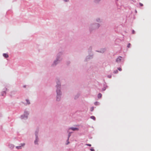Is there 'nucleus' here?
Here are the masks:
<instances>
[{"label":"nucleus","mask_w":151,"mask_h":151,"mask_svg":"<svg viewBox=\"0 0 151 151\" xmlns=\"http://www.w3.org/2000/svg\"><path fill=\"white\" fill-rule=\"evenodd\" d=\"M57 100L58 101H59L60 100V95H61V92L60 90L59 89H57Z\"/></svg>","instance_id":"1"},{"label":"nucleus","mask_w":151,"mask_h":151,"mask_svg":"<svg viewBox=\"0 0 151 151\" xmlns=\"http://www.w3.org/2000/svg\"><path fill=\"white\" fill-rule=\"evenodd\" d=\"M122 57H118L116 59V61L117 63H119L120 62L121 60Z\"/></svg>","instance_id":"2"},{"label":"nucleus","mask_w":151,"mask_h":151,"mask_svg":"<svg viewBox=\"0 0 151 151\" xmlns=\"http://www.w3.org/2000/svg\"><path fill=\"white\" fill-rule=\"evenodd\" d=\"M25 144L24 143H23L21 144V146H17L16 147V148L17 149H21V146H23Z\"/></svg>","instance_id":"3"},{"label":"nucleus","mask_w":151,"mask_h":151,"mask_svg":"<svg viewBox=\"0 0 151 151\" xmlns=\"http://www.w3.org/2000/svg\"><path fill=\"white\" fill-rule=\"evenodd\" d=\"M70 129H71L73 131L78 130V129L77 128H73V127L69 129V130Z\"/></svg>","instance_id":"4"},{"label":"nucleus","mask_w":151,"mask_h":151,"mask_svg":"<svg viewBox=\"0 0 151 151\" xmlns=\"http://www.w3.org/2000/svg\"><path fill=\"white\" fill-rule=\"evenodd\" d=\"M3 56H4V57L6 58H7L8 57H9L8 55L7 54H6V53L4 54H3Z\"/></svg>","instance_id":"5"},{"label":"nucleus","mask_w":151,"mask_h":151,"mask_svg":"<svg viewBox=\"0 0 151 151\" xmlns=\"http://www.w3.org/2000/svg\"><path fill=\"white\" fill-rule=\"evenodd\" d=\"M6 92L5 91H4L3 92H2V96H4L6 95Z\"/></svg>","instance_id":"6"},{"label":"nucleus","mask_w":151,"mask_h":151,"mask_svg":"<svg viewBox=\"0 0 151 151\" xmlns=\"http://www.w3.org/2000/svg\"><path fill=\"white\" fill-rule=\"evenodd\" d=\"M38 142V140H37V137H36V140H35V144H37V142Z\"/></svg>","instance_id":"7"},{"label":"nucleus","mask_w":151,"mask_h":151,"mask_svg":"<svg viewBox=\"0 0 151 151\" xmlns=\"http://www.w3.org/2000/svg\"><path fill=\"white\" fill-rule=\"evenodd\" d=\"M102 96V94L100 93L99 94H98V97L99 98H101Z\"/></svg>","instance_id":"8"},{"label":"nucleus","mask_w":151,"mask_h":151,"mask_svg":"<svg viewBox=\"0 0 151 151\" xmlns=\"http://www.w3.org/2000/svg\"><path fill=\"white\" fill-rule=\"evenodd\" d=\"M91 118L94 120H95L96 119L95 117L93 116H91Z\"/></svg>","instance_id":"9"},{"label":"nucleus","mask_w":151,"mask_h":151,"mask_svg":"<svg viewBox=\"0 0 151 151\" xmlns=\"http://www.w3.org/2000/svg\"><path fill=\"white\" fill-rule=\"evenodd\" d=\"M130 46H131V44L130 43H129L128 44V45H127V47L128 48H129L130 47Z\"/></svg>","instance_id":"10"},{"label":"nucleus","mask_w":151,"mask_h":151,"mask_svg":"<svg viewBox=\"0 0 151 151\" xmlns=\"http://www.w3.org/2000/svg\"><path fill=\"white\" fill-rule=\"evenodd\" d=\"M114 73H117L118 72V71L117 70H114Z\"/></svg>","instance_id":"11"},{"label":"nucleus","mask_w":151,"mask_h":151,"mask_svg":"<svg viewBox=\"0 0 151 151\" xmlns=\"http://www.w3.org/2000/svg\"><path fill=\"white\" fill-rule=\"evenodd\" d=\"M94 108L93 107H92L91 108V111H92L93 110Z\"/></svg>","instance_id":"12"},{"label":"nucleus","mask_w":151,"mask_h":151,"mask_svg":"<svg viewBox=\"0 0 151 151\" xmlns=\"http://www.w3.org/2000/svg\"><path fill=\"white\" fill-rule=\"evenodd\" d=\"M26 101H27V103L28 104H30V102H29V100H27H27H26Z\"/></svg>","instance_id":"13"},{"label":"nucleus","mask_w":151,"mask_h":151,"mask_svg":"<svg viewBox=\"0 0 151 151\" xmlns=\"http://www.w3.org/2000/svg\"><path fill=\"white\" fill-rule=\"evenodd\" d=\"M70 133H69V134H68V140H67V141H68V140H69V137H70Z\"/></svg>","instance_id":"14"},{"label":"nucleus","mask_w":151,"mask_h":151,"mask_svg":"<svg viewBox=\"0 0 151 151\" xmlns=\"http://www.w3.org/2000/svg\"><path fill=\"white\" fill-rule=\"evenodd\" d=\"M25 114L27 116L28 114L27 112H25Z\"/></svg>","instance_id":"15"},{"label":"nucleus","mask_w":151,"mask_h":151,"mask_svg":"<svg viewBox=\"0 0 151 151\" xmlns=\"http://www.w3.org/2000/svg\"><path fill=\"white\" fill-rule=\"evenodd\" d=\"M91 150V151H95V150H94V149H93V148H91V149H90Z\"/></svg>","instance_id":"16"},{"label":"nucleus","mask_w":151,"mask_h":151,"mask_svg":"<svg viewBox=\"0 0 151 151\" xmlns=\"http://www.w3.org/2000/svg\"><path fill=\"white\" fill-rule=\"evenodd\" d=\"M60 85H57V88H60Z\"/></svg>","instance_id":"17"},{"label":"nucleus","mask_w":151,"mask_h":151,"mask_svg":"<svg viewBox=\"0 0 151 151\" xmlns=\"http://www.w3.org/2000/svg\"><path fill=\"white\" fill-rule=\"evenodd\" d=\"M118 69L120 71H121L122 70V68H118Z\"/></svg>","instance_id":"18"},{"label":"nucleus","mask_w":151,"mask_h":151,"mask_svg":"<svg viewBox=\"0 0 151 151\" xmlns=\"http://www.w3.org/2000/svg\"><path fill=\"white\" fill-rule=\"evenodd\" d=\"M86 145H87V146H91V145L90 144H86Z\"/></svg>","instance_id":"19"},{"label":"nucleus","mask_w":151,"mask_h":151,"mask_svg":"<svg viewBox=\"0 0 151 151\" xmlns=\"http://www.w3.org/2000/svg\"><path fill=\"white\" fill-rule=\"evenodd\" d=\"M139 4H140V6H143V4H142L141 3H139Z\"/></svg>","instance_id":"20"},{"label":"nucleus","mask_w":151,"mask_h":151,"mask_svg":"<svg viewBox=\"0 0 151 151\" xmlns=\"http://www.w3.org/2000/svg\"><path fill=\"white\" fill-rule=\"evenodd\" d=\"M108 77L109 78H111V76L110 75V76H108Z\"/></svg>","instance_id":"21"},{"label":"nucleus","mask_w":151,"mask_h":151,"mask_svg":"<svg viewBox=\"0 0 151 151\" xmlns=\"http://www.w3.org/2000/svg\"><path fill=\"white\" fill-rule=\"evenodd\" d=\"M96 1H97V2H98L100 0H96Z\"/></svg>","instance_id":"22"},{"label":"nucleus","mask_w":151,"mask_h":151,"mask_svg":"<svg viewBox=\"0 0 151 151\" xmlns=\"http://www.w3.org/2000/svg\"><path fill=\"white\" fill-rule=\"evenodd\" d=\"M134 30H133V34L134 33Z\"/></svg>","instance_id":"23"},{"label":"nucleus","mask_w":151,"mask_h":151,"mask_svg":"<svg viewBox=\"0 0 151 151\" xmlns=\"http://www.w3.org/2000/svg\"><path fill=\"white\" fill-rule=\"evenodd\" d=\"M22 118H23H23H24V116H22Z\"/></svg>","instance_id":"24"},{"label":"nucleus","mask_w":151,"mask_h":151,"mask_svg":"<svg viewBox=\"0 0 151 151\" xmlns=\"http://www.w3.org/2000/svg\"><path fill=\"white\" fill-rule=\"evenodd\" d=\"M69 143V142H68V143H67V144H68Z\"/></svg>","instance_id":"25"},{"label":"nucleus","mask_w":151,"mask_h":151,"mask_svg":"<svg viewBox=\"0 0 151 151\" xmlns=\"http://www.w3.org/2000/svg\"><path fill=\"white\" fill-rule=\"evenodd\" d=\"M56 62V61H55V62H54V63H55V62Z\"/></svg>","instance_id":"26"},{"label":"nucleus","mask_w":151,"mask_h":151,"mask_svg":"<svg viewBox=\"0 0 151 151\" xmlns=\"http://www.w3.org/2000/svg\"><path fill=\"white\" fill-rule=\"evenodd\" d=\"M24 88L26 87L25 86H24Z\"/></svg>","instance_id":"27"},{"label":"nucleus","mask_w":151,"mask_h":151,"mask_svg":"<svg viewBox=\"0 0 151 151\" xmlns=\"http://www.w3.org/2000/svg\"><path fill=\"white\" fill-rule=\"evenodd\" d=\"M27 116H26V118H27Z\"/></svg>","instance_id":"28"}]
</instances>
